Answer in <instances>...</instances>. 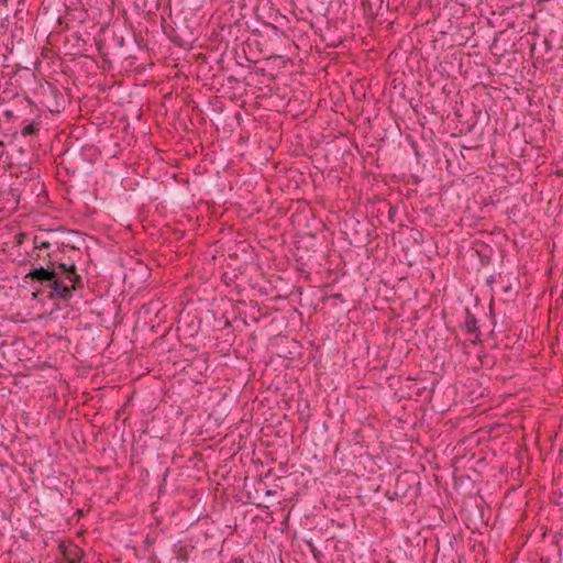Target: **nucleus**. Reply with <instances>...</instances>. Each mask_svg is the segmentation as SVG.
Instances as JSON below:
<instances>
[{"instance_id": "nucleus-2", "label": "nucleus", "mask_w": 563, "mask_h": 563, "mask_svg": "<svg viewBox=\"0 0 563 563\" xmlns=\"http://www.w3.org/2000/svg\"><path fill=\"white\" fill-rule=\"evenodd\" d=\"M33 243L34 249L40 251L46 250V256L49 258L56 253V251L59 250V243L52 241L51 239H48V236H45L44 233L35 235L33 239Z\"/></svg>"}, {"instance_id": "nucleus-6", "label": "nucleus", "mask_w": 563, "mask_h": 563, "mask_svg": "<svg viewBox=\"0 0 563 563\" xmlns=\"http://www.w3.org/2000/svg\"><path fill=\"white\" fill-rule=\"evenodd\" d=\"M3 115H4L8 120H10V119H12V118H13V112H12L11 110H7V111H4V112H3Z\"/></svg>"}, {"instance_id": "nucleus-5", "label": "nucleus", "mask_w": 563, "mask_h": 563, "mask_svg": "<svg viewBox=\"0 0 563 563\" xmlns=\"http://www.w3.org/2000/svg\"><path fill=\"white\" fill-rule=\"evenodd\" d=\"M38 125L35 124V123H31V124H26L22 131H21V134L23 136H30V135H34L35 133L38 132Z\"/></svg>"}, {"instance_id": "nucleus-9", "label": "nucleus", "mask_w": 563, "mask_h": 563, "mask_svg": "<svg viewBox=\"0 0 563 563\" xmlns=\"http://www.w3.org/2000/svg\"><path fill=\"white\" fill-rule=\"evenodd\" d=\"M334 297H335L336 299H340V298H341V295H340V294H338V295H335Z\"/></svg>"}, {"instance_id": "nucleus-7", "label": "nucleus", "mask_w": 563, "mask_h": 563, "mask_svg": "<svg viewBox=\"0 0 563 563\" xmlns=\"http://www.w3.org/2000/svg\"><path fill=\"white\" fill-rule=\"evenodd\" d=\"M46 235H51L53 233V231L48 230V231H45L44 232Z\"/></svg>"}, {"instance_id": "nucleus-3", "label": "nucleus", "mask_w": 563, "mask_h": 563, "mask_svg": "<svg viewBox=\"0 0 563 563\" xmlns=\"http://www.w3.org/2000/svg\"><path fill=\"white\" fill-rule=\"evenodd\" d=\"M464 327L468 333L476 334L478 336L477 319L472 314L468 308H465Z\"/></svg>"}, {"instance_id": "nucleus-1", "label": "nucleus", "mask_w": 563, "mask_h": 563, "mask_svg": "<svg viewBox=\"0 0 563 563\" xmlns=\"http://www.w3.org/2000/svg\"><path fill=\"white\" fill-rule=\"evenodd\" d=\"M25 278L48 289L47 298L64 299L71 298L73 291L82 288L81 276L77 274L74 263H63L56 258L49 260L46 266H38L31 269Z\"/></svg>"}, {"instance_id": "nucleus-8", "label": "nucleus", "mask_w": 563, "mask_h": 563, "mask_svg": "<svg viewBox=\"0 0 563 563\" xmlns=\"http://www.w3.org/2000/svg\"><path fill=\"white\" fill-rule=\"evenodd\" d=\"M266 494H267V495H274V494H275V492H273V490H267V493H266Z\"/></svg>"}, {"instance_id": "nucleus-4", "label": "nucleus", "mask_w": 563, "mask_h": 563, "mask_svg": "<svg viewBox=\"0 0 563 563\" xmlns=\"http://www.w3.org/2000/svg\"><path fill=\"white\" fill-rule=\"evenodd\" d=\"M82 556V551L75 547L65 552L64 560L65 563H79L80 559Z\"/></svg>"}]
</instances>
